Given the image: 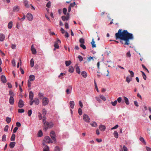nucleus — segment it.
Returning <instances> with one entry per match:
<instances>
[{
    "label": "nucleus",
    "instance_id": "f257e3e1",
    "mask_svg": "<svg viewBox=\"0 0 151 151\" xmlns=\"http://www.w3.org/2000/svg\"><path fill=\"white\" fill-rule=\"evenodd\" d=\"M115 37L116 40L119 39L120 42L124 45H129V40L134 39L132 34L128 32L127 30H122V29H119L115 34Z\"/></svg>",
    "mask_w": 151,
    "mask_h": 151
},
{
    "label": "nucleus",
    "instance_id": "f03ea898",
    "mask_svg": "<svg viewBox=\"0 0 151 151\" xmlns=\"http://www.w3.org/2000/svg\"><path fill=\"white\" fill-rule=\"evenodd\" d=\"M44 142L48 143H53L51 139L49 136H46L45 137L43 140V142Z\"/></svg>",
    "mask_w": 151,
    "mask_h": 151
},
{
    "label": "nucleus",
    "instance_id": "7ed1b4c3",
    "mask_svg": "<svg viewBox=\"0 0 151 151\" xmlns=\"http://www.w3.org/2000/svg\"><path fill=\"white\" fill-rule=\"evenodd\" d=\"M49 103L48 99L46 97L42 99V104L43 106L47 105Z\"/></svg>",
    "mask_w": 151,
    "mask_h": 151
},
{
    "label": "nucleus",
    "instance_id": "20e7f679",
    "mask_svg": "<svg viewBox=\"0 0 151 151\" xmlns=\"http://www.w3.org/2000/svg\"><path fill=\"white\" fill-rule=\"evenodd\" d=\"M83 120L87 122H89L90 121V118L86 114H84L83 116Z\"/></svg>",
    "mask_w": 151,
    "mask_h": 151
},
{
    "label": "nucleus",
    "instance_id": "39448f33",
    "mask_svg": "<svg viewBox=\"0 0 151 151\" xmlns=\"http://www.w3.org/2000/svg\"><path fill=\"white\" fill-rule=\"evenodd\" d=\"M72 87L71 86H69L66 90V92L67 95L70 94L72 92Z\"/></svg>",
    "mask_w": 151,
    "mask_h": 151
},
{
    "label": "nucleus",
    "instance_id": "423d86ee",
    "mask_svg": "<svg viewBox=\"0 0 151 151\" xmlns=\"http://www.w3.org/2000/svg\"><path fill=\"white\" fill-rule=\"evenodd\" d=\"M55 134V133L54 131H52L50 133V136L53 140L56 141V139Z\"/></svg>",
    "mask_w": 151,
    "mask_h": 151
},
{
    "label": "nucleus",
    "instance_id": "0eeeda50",
    "mask_svg": "<svg viewBox=\"0 0 151 151\" xmlns=\"http://www.w3.org/2000/svg\"><path fill=\"white\" fill-rule=\"evenodd\" d=\"M18 107L20 108H22L24 106L23 101L21 99L19 100L18 104Z\"/></svg>",
    "mask_w": 151,
    "mask_h": 151
},
{
    "label": "nucleus",
    "instance_id": "6e6552de",
    "mask_svg": "<svg viewBox=\"0 0 151 151\" xmlns=\"http://www.w3.org/2000/svg\"><path fill=\"white\" fill-rule=\"evenodd\" d=\"M26 17L27 18L28 20L29 21H32L33 20V15L30 13H27V14Z\"/></svg>",
    "mask_w": 151,
    "mask_h": 151
},
{
    "label": "nucleus",
    "instance_id": "1a4fd4ad",
    "mask_svg": "<svg viewBox=\"0 0 151 151\" xmlns=\"http://www.w3.org/2000/svg\"><path fill=\"white\" fill-rule=\"evenodd\" d=\"M69 13H68L66 16H63L61 17L62 20L63 21H65V20L67 21L69 19Z\"/></svg>",
    "mask_w": 151,
    "mask_h": 151
},
{
    "label": "nucleus",
    "instance_id": "9d476101",
    "mask_svg": "<svg viewBox=\"0 0 151 151\" xmlns=\"http://www.w3.org/2000/svg\"><path fill=\"white\" fill-rule=\"evenodd\" d=\"M58 43H60V41L58 39H57V41L55 42L54 45V46L55 47V48L58 49L59 48V46L58 44Z\"/></svg>",
    "mask_w": 151,
    "mask_h": 151
},
{
    "label": "nucleus",
    "instance_id": "9b49d317",
    "mask_svg": "<svg viewBox=\"0 0 151 151\" xmlns=\"http://www.w3.org/2000/svg\"><path fill=\"white\" fill-rule=\"evenodd\" d=\"M42 145H43L45 146L43 148V151H49V147L47 145H45L44 142H43Z\"/></svg>",
    "mask_w": 151,
    "mask_h": 151
},
{
    "label": "nucleus",
    "instance_id": "f8f14e48",
    "mask_svg": "<svg viewBox=\"0 0 151 151\" xmlns=\"http://www.w3.org/2000/svg\"><path fill=\"white\" fill-rule=\"evenodd\" d=\"M1 80L2 82L3 83H5L6 82V80L5 76L4 75H2L1 76Z\"/></svg>",
    "mask_w": 151,
    "mask_h": 151
},
{
    "label": "nucleus",
    "instance_id": "ddd939ff",
    "mask_svg": "<svg viewBox=\"0 0 151 151\" xmlns=\"http://www.w3.org/2000/svg\"><path fill=\"white\" fill-rule=\"evenodd\" d=\"M31 50L32 52V54L34 55L36 54L37 52L36 49L34 47L33 45H32L31 47Z\"/></svg>",
    "mask_w": 151,
    "mask_h": 151
},
{
    "label": "nucleus",
    "instance_id": "4468645a",
    "mask_svg": "<svg viewBox=\"0 0 151 151\" xmlns=\"http://www.w3.org/2000/svg\"><path fill=\"white\" fill-rule=\"evenodd\" d=\"M14 103V99L13 97H10L9 99V103L11 105H13Z\"/></svg>",
    "mask_w": 151,
    "mask_h": 151
},
{
    "label": "nucleus",
    "instance_id": "2eb2a0df",
    "mask_svg": "<svg viewBox=\"0 0 151 151\" xmlns=\"http://www.w3.org/2000/svg\"><path fill=\"white\" fill-rule=\"evenodd\" d=\"M46 118L45 116L43 117V123L44 124H46V125L48 126L49 124V123L48 122H46Z\"/></svg>",
    "mask_w": 151,
    "mask_h": 151
},
{
    "label": "nucleus",
    "instance_id": "dca6fc26",
    "mask_svg": "<svg viewBox=\"0 0 151 151\" xmlns=\"http://www.w3.org/2000/svg\"><path fill=\"white\" fill-rule=\"evenodd\" d=\"M20 8L18 6H16L13 7V11L14 12H17L19 10Z\"/></svg>",
    "mask_w": 151,
    "mask_h": 151
},
{
    "label": "nucleus",
    "instance_id": "f3484780",
    "mask_svg": "<svg viewBox=\"0 0 151 151\" xmlns=\"http://www.w3.org/2000/svg\"><path fill=\"white\" fill-rule=\"evenodd\" d=\"M69 105L70 107L72 109L74 108L75 105L74 101H70L69 102Z\"/></svg>",
    "mask_w": 151,
    "mask_h": 151
},
{
    "label": "nucleus",
    "instance_id": "a211bd4d",
    "mask_svg": "<svg viewBox=\"0 0 151 151\" xmlns=\"http://www.w3.org/2000/svg\"><path fill=\"white\" fill-rule=\"evenodd\" d=\"M34 96V94L32 91H30L29 92V98L31 101L32 100Z\"/></svg>",
    "mask_w": 151,
    "mask_h": 151
},
{
    "label": "nucleus",
    "instance_id": "6ab92c4d",
    "mask_svg": "<svg viewBox=\"0 0 151 151\" xmlns=\"http://www.w3.org/2000/svg\"><path fill=\"white\" fill-rule=\"evenodd\" d=\"M99 128L101 131H104L106 129L104 125H100L99 126Z\"/></svg>",
    "mask_w": 151,
    "mask_h": 151
},
{
    "label": "nucleus",
    "instance_id": "aec40b11",
    "mask_svg": "<svg viewBox=\"0 0 151 151\" xmlns=\"http://www.w3.org/2000/svg\"><path fill=\"white\" fill-rule=\"evenodd\" d=\"M5 38V35L2 34H0V41L1 42L3 41Z\"/></svg>",
    "mask_w": 151,
    "mask_h": 151
},
{
    "label": "nucleus",
    "instance_id": "412c9836",
    "mask_svg": "<svg viewBox=\"0 0 151 151\" xmlns=\"http://www.w3.org/2000/svg\"><path fill=\"white\" fill-rule=\"evenodd\" d=\"M16 143L14 142H11L10 143L9 146L10 148H13L15 146Z\"/></svg>",
    "mask_w": 151,
    "mask_h": 151
},
{
    "label": "nucleus",
    "instance_id": "4be33fe9",
    "mask_svg": "<svg viewBox=\"0 0 151 151\" xmlns=\"http://www.w3.org/2000/svg\"><path fill=\"white\" fill-rule=\"evenodd\" d=\"M74 71V69L73 67L72 66H70L68 70V72L70 73H72Z\"/></svg>",
    "mask_w": 151,
    "mask_h": 151
},
{
    "label": "nucleus",
    "instance_id": "5701e85b",
    "mask_svg": "<svg viewBox=\"0 0 151 151\" xmlns=\"http://www.w3.org/2000/svg\"><path fill=\"white\" fill-rule=\"evenodd\" d=\"M132 77H129V76H127L126 77V81L128 83H129V82L132 81Z\"/></svg>",
    "mask_w": 151,
    "mask_h": 151
},
{
    "label": "nucleus",
    "instance_id": "b1692460",
    "mask_svg": "<svg viewBox=\"0 0 151 151\" xmlns=\"http://www.w3.org/2000/svg\"><path fill=\"white\" fill-rule=\"evenodd\" d=\"M29 78L30 81H33L35 79V76L34 75H30L29 76Z\"/></svg>",
    "mask_w": 151,
    "mask_h": 151
},
{
    "label": "nucleus",
    "instance_id": "393cba45",
    "mask_svg": "<svg viewBox=\"0 0 151 151\" xmlns=\"http://www.w3.org/2000/svg\"><path fill=\"white\" fill-rule=\"evenodd\" d=\"M33 102L35 103L36 105H37L39 103V101L38 99L35 98V100L33 101Z\"/></svg>",
    "mask_w": 151,
    "mask_h": 151
},
{
    "label": "nucleus",
    "instance_id": "a878e982",
    "mask_svg": "<svg viewBox=\"0 0 151 151\" xmlns=\"http://www.w3.org/2000/svg\"><path fill=\"white\" fill-rule=\"evenodd\" d=\"M124 102H125L126 104L127 105H129V103L128 99L127 97L125 96L124 97Z\"/></svg>",
    "mask_w": 151,
    "mask_h": 151
},
{
    "label": "nucleus",
    "instance_id": "bb28decb",
    "mask_svg": "<svg viewBox=\"0 0 151 151\" xmlns=\"http://www.w3.org/2000/svg\"><path fill=\"white\" fill-rule=\"evenodd\" d=\"M13 26V23L12 22L10 21V22L8 24V28L9 29H11L12 27Z\"/></svg>",
    "mask_w": 151,
    "mask_h": 151
},
{
    "label": "nucleus",
    "instance_id": "cd10ccee",
    "mask_svg": "<svg viewBox=\"0 0 151 151\" xmlns=\"http://www.w3.org/2000/svg\"><path fill=\"white\" fill-rule=\"evenodd\" d=\"M82 76L84 78H86L87 77V73L85 71H82L81 72Z\"/></svg>",
    "mask_w": 151,
    "mask_h": 151
},
{
    "label": "nucleus",
    "instance_id": "c85d7f7f",
    "mask_svg": "<svg viewBox=\"0 0 151 151\" xmlns=\"http://www.w3.org/2000/svg\"><path fill=\"white\" fill-rule=\"evenodd\" d=\"M9 94L10 96V97H13L15 95L14 93L12 90H10L9 91Z\"/></svg>",
    "mask_w": 151,
    "mask_h": 151
},
{
    "label": "nucleus",
    "instance_id": "c756f323",
    "mask_svg": "<svg viewBox=\"0 0 151 151\" xmlns=\"http://www.w3.org/2000/svg\"><path fill=\"white\" fill-rule=\"evenodd\" d=\"M15 134H13L11 137L10 140L12 141H14L15 140Z\"/></svg>",
    "mask_w": 151,
    "mask_h": 151
},
{
    "label": "nucleus",
    "instance_id": "7c9ffc66",
    "mask_svg": "<svg viewBox=\"0 0 151 151\" xmlns=\"http://www.w3.org/2000/svg\"><path fill=\"white\" fill-rule=\"evenodd\" d=\"M71 63V62L70 60L66 61H65V64L66 66H68Z\"/></svg>",
    "mask_w": 151,
    "mask_h": 151
},
{
    "label": "nucleus",
    "instance_id": "2f4dec72",
    "mask_svg": "<svg viewBox=\"0 0 151 151\" xmlns=\"http://www.w3.org/2000/svg\"><path fill=\"white\" fill-rule=\"evenodd\" d=\"M114 137L116 138H117L118 137V134L117 132L115 131L113 133Z\"/></svg>",
    "mask_w": 151,
    "mask_h": 151
},
{
    "label": "nucleus",
    "instance_id": "473e14b6",
    "mask_svg": "<svg viewBox=\"0 0 151 151\" xmlns=\"http://www.w3.org/2000/svg\"><path fill=\"white\" fill-rule=\"evenodd\" d=\"M139 140L142 143H143L145 145H146V143L145 142L144 139L142 137H140L139 138Z\"/></svg>",
    "mask_w": 151,
    "mask_h": 151
},
{
    "label": "nucleus",
    "instance_id": "72a5a7b5",
    "mask_svg": "<svg viewBox=\"0 0 151 151\" xmlns=\"http://www.w3.org/2000/svg\"><path fill=\"white\" fill-rule=\"evenodd\" d=\"M90 124L93 127H96L97 126V124L95 122H92Z\"/></svg>",
    "mask_w": 151,
    "mask_h": 151
},
{
    "label": "nucleus",
    "instance_id": "f704fd0d",
    "mask_svg": "<svg viewBox=\"0 0 151 151\" xmlns=\"http://www.w3.org/2000/svg\"><path fill=\"white\" fill-rule=\"evenodd\" d=\"M30 65L31 67H32L34 66V61L33 58H32L30 60Z\"/></svg>",
    "mask_w": 151,
    "mask_h": 151
},
{
    "label": "nucleus",
    "instance_id": "c9c22d12",
    "mask_svg": "<svg viewBox=\"0 0 151 151\" xmlns=\"http://www.w3.org/2000/svg\"><path fill=\"white\" fill-rule=\"evenodd\" d=\"M76 72L78 74L80 73L81 71L79 66H76Z\"/></svg>",
    "mask_w": 151,
    "mask_h": 151
},
{
    "label": "nucleus",
    "instance_id": "e433bc0d",
    "mask_svg": "<svg viewBox=\"0 0 151 151\" xmlns=\"http://www.w3.org/2000/svg\"><path fill=\"white\" fill-rule=\"evenodd\" d=\"M24 3L26 7L27 8H28L29 7V6L28 5V2L27 0H24Z\"/></svg>",
    "mask_w": 151,
    "mask_h": 151
},
{
    "label": "nucleus",
    "instance_id": "4c0bfd02",
    "mask_svg": "<svg viewBox=\"0 0 151 151\" xmlns=\"http://www.w3.org/2000/svg\"><path fill=\"white\" fill-rule=\"evenodd\" d=\"M92 44V47L93 48H94L96 47V45L95 44V42L94 41V39H93L92 40V41L91 43Z\"/></svg>",
    "mask_w": 151,
    "mask_h": 151
},
{
    "label": "nucleus",
    "instance_id": "58836bf2",
    "mask_svg": "<svg viewBox=\"0 0 151 151\" xmlns=\"http://www.w3.org/2000/svg\"><path fill=\"white\" fill-rule=\"evenodd\" d=\"M79 42L81 43V44H84L85 42L84 39L82 38L79 39Z\"/></svg>",
    "mask_w": 151,
    "mask_h": 151
},
{
    "label": "nucleus",
    "instance_id": "ea45409f",
    "mask_svg": "<svg viewBox=\"0 0 151 151\" xmlns=\"http://www.w3.org/2000/svg\"><path fill=\"white\" fill-rule=\"evenodd\" d=\"M141 72L142 73V76L143 78L145 80H146L147 77L145 73L142 71H141Z\"/></svg>",
    "mask_w": 151,
    "mask_h": 151
},
{
    "label": "nucleus",
    "instance_id": "a19ab883",
    "mask_svg": "<svg viewBox=\"0 0 151 151\" xmlns=\"http://www.w3.org/2000/svg\"><path fill=\"white\" fill-rule=\"evenodd\" d=\"M11 118L7 117L6 118V121L7 123L8 124L11 121Z\"/></svg>",
    "mask_w": 151,
    "mask_h": 151
},
{
    "label": "nucleus",
    "instance_id": "79ce46f5",
    "mask_svg": "<svg viewBox=\"0 0 151 151\" xmlns=\"http://www.w3.org/2000/svg\"><path fill=\"white\" fill-rule=\"evenodd\" d=\"M2 141L3 142H5L6 140V135L5 134H4L2 137Z\"/></svg>",
    "mask_w": 151,
    "mask_h": 151
},
{
    "label": "nucleus",
    "instance_id": "37998d69",
    "mask_svg": "<svg viewBox=\"0 0 151 151\" xmlns=\"http://www.w3.org/2000/svg\"><path fill=\"white\" fill-rule=\"evenodd\" d=\"M80 46L83 49L85 50L86 49V47L85 45H84V44H80Z\"/></svg>",
    "mask_w": 151,
    "mask_h": 151
},
{
    "label": "nucleus",
    "instance_id": "c03bdc74",
    "mask_svg": "<svg viewBox=\"0 0 151 151\" xmlns=\"http://www.w3.org/2000/svg\"><path fill=\"white\" fill-rule=\"evenodd\" d=\"M117 103V101L115 100L114 102L112 101L111 102V104L113 106H115L116 105Z\"/></svg>",
    "mask_w": 151,
    "mask_h": 151
},
{
    "label": "nucleus",
    "instance_id": "a18cd8bd",
    "mask_svg": "<svg viewBox=\"0 0 151 151\" xmlns=\"http://www.w3.org/2000/svg\"><path fill=\"white\" fill-rule=\"evenodd\" d=\"M18 112L19 113H23L24 111V110L23 109H19L18 111Z\"/></svg>",
    "mask_w": 151,
    "mask_h": 151
},
{
    "label": "nucleus",
    "instance_id": "49530a36",
    "mask_svg": "<svg viewBox=\"0 0 151 151\" xmlns=\"http://www.w3.org/2000/svg\"><path fill=\"white\" fill-rule=\"evenodd\" d=\"M78 113L80 115H81L82 114V110L81 108H80L78 109Z\"/></svg>",
    "mask_w": 151,
    "mask_h": 151
},
{
    "label": "nucleus",
    "instance_id": "de8ad7c7",
    "mask_svg": "<svg viewBox=\"0 0 151 151\" xmlns=\"http://www.w3.org/2000/svg\"><path fill=\"white\" fill-rule=\"evenodd\" d=\"M38 136L40 137H41L42 136L43 134L41 130H40L38 133Z\"/></svg>",
    "mask_w": 151,
    "mask_h": 151
},
{
    "label": "nucleus",
    "instance_id": "09e8293b",
    "mask_svg": "<svg viewBox=\"0 0 151 151\" xmlns=\"http://www.w3.org/2000/svg\"><path fill=\"white\" fill-rule=\"evenodd\" d=\"M47 113V111L45 109H43L42 110V114L43 115L45 116Z\"/></svg>",
    "mask_w": 151,
    "mask_h": 151
},
{
    "label": "nucleus",
    "instance_id": "8fccbe9b",
    "mask_svg": "<svg viewBox=\"0 0 151 151\" xmlns=\"http://www.w3.org/2000/svg\"><path fill=\"white\" fill-rule=\"evenodd\" d=\"M126 56L127 57L130 58L131 57V55L130 51H129L126 53Z\"/></svg>",
    "mask_w": 151,
    "mask_h": 151
},
{
    "label": "nucleus",
    "instance_id": "3c124183",
    "mask_svg": "<svg viewBox=\"0 0 151 151\" xmlns=\"http://www.w3.org/2000/svg\"><path fill=\"white\" fill-rule=\"evenodd\" d=\"M55 151H60V149L59 147L58 146L55 147L54 149Z\"/></svg>",
    "mask_w": 151,
    "mask_h": 151
},
{
    "label": "nucleus",
    "instance_id": "603ef678",
    "mask_svg": "<svg viewBox=\"0 0 151 151\" xmlns=\"http://www.w3.org/2000/svg\"><path fill=\"white\" fill-rule=\"evenodd\" d=\"M100 98L101 99L105 101L106 100V99L105 97L103 95H100Z\"/></svg>",
    "mask_w": 151,
    "mask_h": 151
},
{
    "label": "nucleus",
    "instance_id": "864d4df0",
    "mask_svg": "<svg viewBox=\"0 0 151 151\" xmlns=\"http://www.w3.org/2000/svg\"><path fill=\"white\" fill-rule=\"evenodd\" d=\"M129 72L130 73V74H131V76L132 77H133L134 76V72L131 71V70H129Z\"/></svg>",
    "mask_w": 151,
    "mask_h": 151
},
{
    "label": "nucleus",
    "instance_id": "5fc2aeb1",
    "mask_svg": "<svg viewBox=\"0 0 151 151\" xmlns=\"http://www.w3.org/2000/svg\"><path fill=\"white\" fill-rule=\"evenodd\" d=\"M64 74V73H61L58 76V77L60 79H62L63 78V76Z\"/></svg>",
    "mask_w": 151,
    "mask_h": 151
},
{
    "label": "nucleus",
    "instance_id": "6e6d98bb",
    "mask_svg": "<svg viewBox=\"0 0 151 151\" xmlns=\"http://www.w3.org/2000/svg\"><path fill=\"white\" fill-rule=\"evenodd\" d=\"M96 100L99 103H101V99L100 98L98 97H95Z\"/></svg>",
    "mask_w": 151,
    "mask_h": 151
},
{
    "label": "nucleus",
    "instance_id": "4d7b16f0",
    "mask_svg": "<svg viewBox=\"0 0 151 151\" xmlns=\"http://www.w3.org/2000/svg\"><path fill=\"white\" fill-rule=\"evenodd\" d=\"M67 11V9L65 8H63V12L64 14L66 15V14Z\"/></svg>",
    "mask_w": 151,
    "mask_h": 151
},
{
    "label": "nucleus",
    "instance_id": "13d9d810",
    "mask_svg": "<svg viewBox=\"0 0 151 151\" xmlns=\"http://www.w3.org/2000/svg\"><path fill=\"white\" fill-rule=\"evenodd\" d=\"M51 6V2L50 1H49L46 4V6L48 8H50Z\"/></svg>",
    "mask_w": 151,
    "mask_h": 151
},
{
    "label": "nucleus",
    "instance_id": "bf43d9fd",
    "mask_svg": "<svg viewBox=\"0 0 151 151\" xmlns=\"http://www.w3.org/2000/svg\"><path fill=\"white\" fill-rule=\"evenodd\" d=\"M8 128L9 126L7 125H6L4 128V131L5 132H7L8 130Z\"/></svg>",
    "mask_w": 151,
    "mask_h": 151
},
{
    "label": "nucleus",
    "instance_id": "052dcab7",
    "mask_svg": "<svg viewBox=\"0 0 151 151\" xmlns=\"http://www.w3.org/2000/svg\"><path fill=\"white\" fill-rule=\"evenodd\" d=\"M32 114V110L31 109L29 110L28 111V114L29 116H31Z\"/></svg>",
    "mask_w": 151,
    "mask_h": 151
},
{
    "label": "nucleus",
    "instance_id": "680f3d73",
    "mask_svg": "<svg viewBox=\"0 0 151 151\" xmlns=\"http://www.w3.org/2000/svg\"><path fill=\"white\" fill-rule=\"evenodd\" d=\"M75 5V2H74L73 3H70L69 6L71 7H73Z\"/></svg>",
    "mask_w": 151,
    "mask_h": 151
},
{
    "label": "nucleus",
    "instance_id": "e2e57ef3",
    "mask_svg": "<svg viewBox=\"0 0 151 151\" xmlns=\"http://www.w3.org/2000/svg\"><path fill=\"white\" fill-rule=\"evenodd\" d=\"M38 116L39 117V119L40 120H41L42 119V116L40 112H39L38 113Z\"/></svg>",
    "mask_w": 151,
    "mask_h": 151
},
{
    "label": "nucleus",
    "instance_id": "0e129e2a",
    "mask_svg": "<svg viewBox=\"0 0 151 151\" xmlns=\"http://www.w3.org/2000/svg\"><path fill=\"white\" fill-rule=\"evenodd\" d=\"M45 125V127L44 128V129L45 131H46L48 128V127H49V125L48 126L46 125V124H44Z\"/></svg>",
    "mask_w": 151,
    "mask_h": 151
},
{
    "label": "nucleus",
    "instance_id": "69168bd1",
    "mask_svg": "<svg viewBox=\"0 0 151 151\" xmlns=\"http://www.w3.org/2000/svg\"><path fill=\"white\" fill-rule=\"evenodd\" d=\"M78 58L80 61H82L83 60V58L81 56L79 55L78 56Z\"/></svg>",
    "mask_w": 151,
    "mask_h": 151
},
{
    "label": "nucleus",
    "instance_id": "338daca9",
    "mask_svg": "<svg viewBox=\"0 0 151 151\" xmlns=\"http://www.w3.org/2000/svg\"><path fill=\"white\" fill-rule=\"evenodd\" d=\"M18 129V128L17 127H15L13 130V132L14 133L16 132Z\"/></svg>",
    "mask_w": 151,
    "mask_h": 151
},
{
    "label": "nucleus",
    "instance_id": "774afa93",
    "mask_svg": "<svg viewBox=\"0 0 151 151\" xmlns=\"http://www.w3.org/2000/svg\"><path fill=\"white\" fill-rule=\"evenodd\" d=\"M122 98L121 97H119L117 99V101L119 103H120L121 102Z\"/></svg>",
    "mask_w": 151,
    "mask_h": 151
}]
</instances>
